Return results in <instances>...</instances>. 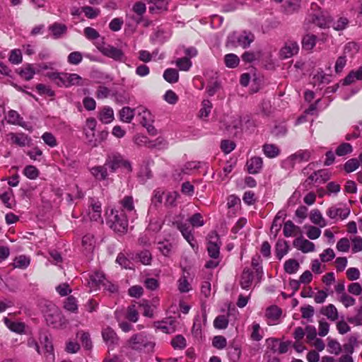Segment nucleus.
<instances>
[{
  "instance_id": "obj_1",
  "label": "nucleus",
  "mask_w": 362,
  "mask_h": 362,
  "mask_svg": "<svg viewBox=\"0 0 362 362\" xmlns=\"http://www.w3.org/2000/svg\"><path fill=\"white\" fill-rule=\"evenodd\" d=\"M107 223L116 233L124 234L128 229V219L123 210L111 209L107 217Z\"/></svg>"
},
{
  "instance_id": "obj_2",
  "label": "nucleus",
  "mask_w": 362,
  "mask_h": 362,
  "mask_svg": "<svg viewBox=\"0 0 362 362\" xmlns=\"http://www.w3.org/2000/svg\"><path fill=\"white\" fill-rule=\"evenodd\" d=\"M221 243L219 236L215 231H211L208 235L207 251L209 255L213 259H218L220 254V247Z\"/></svg>"
},
{
  "instance_id": "obj_3",
  "label": "nucleus",
  "mask_w": 362,
  "mask_h": 362,
  "mask_svg": "<svg viewBox=\"0 0 362 362\" xmlns=\"http://www.w3.org/2000/svg\"><path fill=\"white\" fill-rule=\"evenodd\" d=\"M100 52L105 56L116 61H122L124 57L123 52L110 45H100L97 46Z\"/></svg>"
},
{
  "instance_id": "obj_4",
  "label": "nucleus",
  "mask_w": 362,
  "mask_h": 362,
  "mask_svg": "<svg viewBox=\"0 0 362 362\" xmlns=\"http://www.w3.org/2000/svg\"><path fill=\"white\" fill-rule=\"evenodd\" d=\"M105 166L111 169L112 172H115L121 166H124L129 170H131L132 168L131 165L128 161L124 160L120 155L116 154L112 155L107 159Z\"/></svg>"
},
{
  "instance_id": "obj_5",
  "label": "nucleus",
  "mask_w": 362,
  "mask_h": 362,
  "mask_svg": "<svg viewBox=\"0 0 362 362\" xmlns=\"http://www.w3.org/2000/svg\"><path fill=\"white\" fill-rule=\"evenodd\" d=\"M28 346H34L38 354L48 356L53 352L52 341H31Z\"/></svg>"
},
{
  "instance_id": "obj_6",
  "label": "nucleus",
  "mask_w": 362,
  "mask_h": 362,
  "mask_svg": "<svg viewBox=\"0 0 362 362\" xmlns=\"http://www.w3.org/2000/svg\"><path fill=\"white\" fill-rule=\"evenodd\" d=\"M101 212L102 209L100 202L98 200L90 199L87 211L88 216L90 219L95 221L103 222Z\"/></svg>"
},
{
  "instance_id": "obj_7",
  "label": "nucleus",
  "mask_w": 362,
  "mask_h": 362,
  "mask_svg": "<svg viewBox=\"0 0 362 362\" xmlns=\"http://www.w3.org/2000/svg\"><path fill=\"white\" fill-rule=\"evenodd\" d=\"M293 245L297 250H300L303 253L313 252L315 250V244L307 239L300 236L296 238L293 242Z\"/></svg>"
},
{
  "instance_id": "obj_8",
  "label": "nucleus",
  "mask_w": 362,
  "mask_h": 362,
  "mask_svg": "<svg viewBox=\"0 0 362 362\" xmlns=\"http://www.w3.org/2000/svg\"><path fill=\"white\" fill-rule=\"evenodd\" d=\"M299 47L296 42L288 41L280 50V56L283 59H288L298 52Z\"/></svg>"
},
{
  "instance_id": "obj_9",
  "label": "nucleus",
  "mask_w": 362,
  "mask_h": 362,
  "mask_svg": "<svg viewBox=\"0 0 362 362\" xmlns=\"http://www.w3.org/2000/svg\"><path fill=\"white\" fill-rule=\"evenodd\" d=\"M246 169L250 174H257L263 166L262 158L258 156L252 157L246 163Z\"/></svg>"
},
{
  "instance_id": "obj_10",
  "label": "nucleus",
  "mask_w": 362,
  "mask_h": 362,
  "mask_svg": "<svg viewBox=\"0 0 362 362\" xmlns=\"http://www.w3.org/2000/svg\"><path fill=\"white\" fill-rule=\"evenodd\" d=\"M150 5L148 11L153 14L160 13L167 11L168 2L167 0H146Z\"/></svg>"
},
{
  "instance_id": "obj_11",
  "label": "nucleus",
  "mask_w": 362,
  "mask_h": 362,
  "mask_svg": "<svg viewBox=\"0 0 362 362\" xmlns=\"http://www.w3.org/2000/svg\"><path fill=\"white\" fill-rule=\"evenodd\" d=\"M65 87L68 88L72 86H82L87 85L88 80L83 79L79 75L76 74L65 73Z\"/></svg>"
},
{
  "instance_id": "obj_12",
  "label": "nucleus",
  "mask_w": 362,
  "mask_h": 362,
  "mask_svg": "<svg viewBox=\"0 0 362 362\" xmlns=\"http://www.w3.org/2000/svg\"><path fill=\"white\" fill-rule=\"evenodd\" d=\"M4 322L6 326L13 332L18 334L27 332L26 326L22 322L12 321L11 319H8V317H4Z\"/></svg>"
},
{
  "instance_id": "obj_13",
  "label": "nucleus",
  "mask_w": 362,
  "mask_h": 362,
  "mask_svg": "<svg viewBox=\"0 0 362 362\" xmlns=\"http://www.w3.org/2000/svg\"><path fill=\"white\" fill-rule=\"evenodd\" d=\"M146 11V4L141 1H137L132 6V11L136 14V16H129V18H131L134 23L139 24L141 21L142 16Z\"/></svg>"
},
{
  "instance_id": "obj_14",
  "label": "nucleus",
  "mask_w": 362,
  "mask_h": 362,
  "mask_svg": "<svg viewBox=\"0 0 362 362\" xmlns=\"http://www.w3.org/2000/svg\"><path fill=\"white\" fill-rule=\"evenodd\" d=\"M320 313L331 321H336L339 318V313L333 304H329L321 308Z\"/></svg>"
},
{
  "instance_id": "obj_15",
  "label": "nucleus",
  "mask_w": 362,
  "mask_h": 362,
  "mask_svg": "<svg viewBox=\"0 0 362 362\" xmlns=\"http://www.w3.org/2000/svg\"><path fill=\"white\" fill-rule=\"evenodd\" d=\"M173 224L177 228V229L181 232L182 236L190 244V245L194 247L192 243L194 241V236L189 228L186 224H183L178 221L173 222Z\"/></svg>"
},
{
  "instance_id": "obj_16",
  "label": "nucleus",
  "mask_w": 362,
  "mask_h": 362,
  "mask_svg": "<svg viewBox=\"0 0 362 362\" xmlns=\"http://www.w3.org/2000/svg\"><path fill=\"white\" fill-rule=\"evenodd\" d=\"M311 157V153L308 150H300L291 155L288 160L291 162L292 165H293L296 162H305L308 161Z\"/></svg>"
},
{
  "instance_id": "obj_17",
  "label": "nucleus",
  "mask_w": 362,
  "mask_h": 362,
  "mask_svg": "<svg viewBox=\"0 0 362 362\" xmlns=\"http://www.w3.org/2000/svg\"><path fill=\"white\" fill-rule=\"evenodd\" d=\"M253 272L249 269H245L240 276V284L243 289L248 290L252 283Z\"/></svg>"
},
{
  "instance_id": "obj_18",
  "label": "nucleus",
  "mask_w": 362,
  "mask_h": 362,
  "mask_svg": "<svg viewBox=\"0 0 362 362\" xmlns=\"http://www.w3.org/2000/svg\"><path fill=\"white\" fill-rule=\"evenodd\" d=\"M362 80V66H360L356 70H352L344 78L343 85L347 86L354 83L356 81Z\"/></svg>"
},
{
  "instance_id": "obj_19",
  "label": "nucleus",
  "mask_w": 362,
  "mask_h": 362,
  "mask_svg": "<svg viewBox=\"0 0 362 362\" xmlns=\"http://www.w3.org/2000/svg\"><path fill=\"white\" fill-rule=\"evenodd\" d=\"M283 232L286 237L296 236L301 234L300 227L294 225L291 221H288L284 223Z\"/></svg>"
},
{
  "instance_id": "obj_20",
  "label": "nucleus",
  "mask_w": 362,
  "mask_h": 362,
  "mask_svg": "<svg viewBox=\"0 0 362 362\" xmlns=\"http://www.w3.org/2000/svg\"><path fill=\"white\" fill-rule=\"evenodd\" d=\"M349 209L344 208L331 207L327 211V215L331 218L339 217L341 219L346 218L349 214Z\"/></svg>"
},
{
  "instance_id": "obj_21",
  "label": "nucleus",
  "mask_w": 362,
  "mask_h": 362,
  "mask_svg": "<svg viewBox=\"0 0 362 362\" xmlns=\"http://www.w3.org/2000/svg\"><path fill=\"white\" fill-rule=\"evenodd\" d=\"M254 40L255 37L253 34L243 32L237 37V43L238 46L245 49L248 47Z\"/></svg>"
},
{
  "instance_id": "obj_22",
  "label": "nucleus",
  "mask_w": 362,
  "mask_h": 362,
  "mask_svg": "<svg viewBox=\"0 0 362 362\" xmlns=\"http://www.w3.org/2000/svg\"><path fill=\"white\" fill-rule=\"evenodd\" d=\"M269 346L274 353L281 354L288 351L290 343L288 341H272V344Z\"/></svg>"
},
{
  "instance_id": "obj_23",
  "label": "nucleus",
  "mask_w": 362,
  "mask_h": 362,
  "mask_svg": "<svg viewBox=\"0 0 362 362\" xmlns=\"http://www.w3.org/2000/svg\"><path fill=\"white\" fill-rule=\"evenodd\" d=\"M12 144H15L19 146H25L29 144L30 139L23 134L10 133L7 136Z\"/></svg>"
},
{
  "instance_id": "obj_24",
  "label": "nucleus",
  "mask_w": 362,
  "mask_h": 362,
  "mask_svg": "<svg viewBox=\"0 0 362 362\" xmlns=\"http://www.w3.org/2000/svg\"><path fill=\"white\" fill-rule=\"evenodd\" d=\"M49 30L54 38H59L66 33L67 27L64 24L54 23L49 27Z\"/></svg>"
},
{
  "instance_id": "obj_25",
  "label": "nucleus",
  "mask_w": 362,
  "mask_h": 362,
  "mask_svg": "<svg viewBox=\"0 0 362 362\" xmlns=\"http://www.w3.org/2000/svg\"><path fill=\"white\" fill-rule=\"evenodd\" d=\"M310 219L311 222L321 228L326 226L327 221L322 216V214L318 209H313L310 214Z\"/></svg>"
},
{
  "instance_id": "obj_26",
  "label": "nucleus",
  "mask_w": 362,
  "mask_h": 362,
  "mask_svg": "<svg viewBox=\"0 0 362 362\" xmlns=\"http://www.w3.org/2000/svg\"><path fill=\"white\" fill-rule=\"evenodd\" d=\"M107 167L104 165L95 166L90 169V173L99 180H105L107 177Z\"/></svg>"
},
{
  "instance_id": "obj_27",
  "label": "nucleus",
  "mask_w": 362,
  "mask_h": 362,
  "mask_svg": "<svg viewBox=\"0 0 362 362\" xmlns=\"http://www.w3.org/2000/svg\"><path fill=\"white\" fill-rule=\"evenodd\" d=\"M82 245L88 254L92 253L95 245L94 236L90 234L84 235L82 239Z\"/></svg>"
},
{
  "instance_id": "obj_28",
  "label": "nucleus",
  "mask_w": 362,
  "mask_h": 362,
  "mask_svg": "<svg viewBox=\"0 0 362 362\" xmlns=\"http://www.w3.org/2000/svg\"><path fill=\"white\" fill-rule=\"evenodd\" d=\"M99 119L104 124H110L114 119L113 110L109 107H104L99 114Z\"/></svg>"
},
{
  "instance_id": "obj_29",
  "label": "nucleus",
  "mask_w": 362,
  "mask_h": 362,
  "mask_svg": "<svg viewBox=\"0 0 362 362\" xmlns=\"http://www.w3.org/2000/svg\"><path fill=\"white\" fill-rule=\"evenodd\" d=\"M64 76L65 73L60 72H49L46 74L47 77L59 87H65Z\"/></svg>"
},
{
  "instance_id": "obj_30",
  "label": "nucleus",
  "mask_w": 362,
  "mask_h": 362,
  "mask_svg": "<svg viewBox=\"0 0 362 362\" xmlns=\"http://www.w3.org/2000/svg\"><path fill=\"white\" fill-rule=\"evenodd\" d=\"M7 121L8 123L12 124L19 125L23 127H25V122H23V118L15 110H10L8 112Z\"/></svg>"
},
{
  "instance_id": "obj_31",
  "label": "nucleus",
  "mask_w": 362,
  "mask_h": 362,
  "mask_svg": "<svg viewBox=\"0 0 362 362\" xmlns=\"http://www.w3.org/2000/svg\"><path fill=\"white\" fill-rule=\"evenodd\" d=\"M119 204L121 205V209H119V210H123L124 213L125 211L132 212L134 211V200L133 197L131 196L124 197L119 202Z\"/></svg>"
},
{
  "instance_id": "obj_32",
  "label": "nucleus",
  "mask_w": 362,
  "mask_h": 362,
  "mask_svg": "<svg viewBox=\"0 0 362 362\" xmlns=\"http://www.w3.org/2000/svg\"><path fill=\"white\" fill-rule=\"evenodd\" d=\"M140 110L141 111L139 112L138 116L141 119V124L143 126H145L149 123H153L154 119L151 113L144 107L141 108Z\"/></svg>"
},
{
  "instance_id": "obj_33",
  "label": "nucleus",
  "mask_w": 362,
  "mask_h": 362,
  "mask_svg": "<svg viewBox=\"0 0 362 362\" xmlns=\"http://www.w3.org/2000/svg\"><path fill=\"white\" fill-rule=\"evenodd\" d=\"M265 315L272 322H275L281 316V310L279 307L273 305L267 309Z\"/></svg>"
},
{
  "instance_id": "obj_34",
  "label": "nucleus",
  "mask_w": 362,
  "mask_h": 362,
  "mask_svg": "<svg viewBox=\"0 0 362 362\" xmlns=\"http://www.w3.org/2000/svg\"><path fill=\"white\" fill-rule=\"evenodd\" d=\"M288 251V243L284 240H279L276 244V255L279 259L287 254Z\"/></svg>"
},
{
  "instance_id": "obj_35",
  "label": "nucleus",
  "mask_w": 362,
  "mask_h": 362,
  "mask_svg": "<svg viewBox=\"0 0 362 362\" xmlns=\"http://www.w3.org/2000/svg\"><path fill=\"white\" fill-rule=\"evenodd\" d=\"M18 73L22 78L29 81L33 78L35 71L30 64H27L25 67L20 69Z\"/></svg>"
},
{
  "instance_id": "obj_36",
  "label": "nucleus",
  "mask_w": 362,
  "mask_h": 362,
  "mask_svg": "<svg viewBox=\"0 0 362 362\" xmlns=\"http://www.w3.org/2000/svg\"><path fill=\"white\" fill-rule=\"evenodd\" d=\"M134 110L129 107H123L119 112V118L122 122L129 123L134 118Z\"/></svg>"
},
{
  "instance_id": "obj_37",
  "label": "nucleus",
  "mask_w": 362,
  "mask_h": 362,
  "mask_svg": "<svg viewBox=\"0 0 362 362\" xmlns=\"http://www.w3.org/2000/svg\"><path fill=\"white\" fill-rule=\"evenodd\" d=\"M156 330L163 333H173L175 332V326L172 322H159L156 325Z\"/></svg>"
},
{
  "instance_id": "obj_38",
  "label": "nucleus",
  "mask_w": 362,
  "mask_h": 362,
  "mask_svg": "<svg viewBox=\"0 0 362 362\" xmlns=\"http://www.w3.org/2000/svg\"><path fill=\"white\" fill-rule=\"evenodd\" d=\"M354 346L349 342L344 344V352L346 354L339 358V362H353L351 356L349 355L353 352Z\"/></svg>"
},
{
  "instance_id": "obj_39",
  "label": "nucleus",
  "mask_w": 362,
  "mask_h": 362,
  "mask_svg": "<svg viewBox=\"0 0 362 362\" xmlns=\"http://www.w3.org/2000/svg\"><path fill=\"white\" fill-rule=\"evenodd\" d=\"M316 36L314 35H306L303 40L302 44L304 49L311 50L315 46Z\"/></svg>"
},
{
  "instance_id": "obj_40",
  "label": "nucleus",
  "mask_w": 362,
  "mask_h": 362,
  "mask_svg": "<svg viewBox=\"0 0 362 362\" xmlns=\"http://www.w3.org/2000/svg\"><path fill=\"white\" fill-rule=\"evenodd\" d=\"M163 77L169 83H175L178 81L179 74L176 69H168L164 71Z\"/></svg>"
},
{
  "instance_id": "obj_41",
  "label": "nucleus",
  "mask_w": 362,
  "mask_h": 362,
  "mask_svg": "<svg viewBox=\"0 0 362 362\" xmlns=\"http://www.w3.org/2000/svg\"><path fill=\"white\" fill-rule=\"evenodd\" d=\"M299 267V263L297 262V260L293 259H290L286 261L284 264V269L288 274L296 273L298 271Z\"/></svg>"
},
{
  "instance_id": "obj_42",
  "label": "nucleus",
  "mask_w": 362,
  "mask_h": 362,
  "mask_svg": "<svg viewBox=\"0 0 362 362\" xmlns=\"http://www.w3.org/2000/svg\"><path fill=\"white\" fill-rule=\"evenodd\" d=\"M225 64L228 68H235L239 64L240 59L235 54H228L224 57Z\"/></svg>"
},
{
  "instance_id": "obj_43",
  "label": "nucleus",
  "mask_w": 362,
  "mask_h": 362,
  "mask_svg": "<svg viewBox=\"0 0 362 362\" xmlns=\"http://www.w3.org/2000/svg\"><path fill=\"white\" fill-rule=\"evenodd\" d=\"M310 21L320 28H325L327 25V20L321 13L313 14L311 16Z\"/></svg>"
},
{
  "instance_id": "obj_44",
  "label": "nucleus",
  "mask_w": 362,
  "mask_h": 362,
  "mask_svg": "<svg viewBox=\"0 0 362 362\" xmlns=\"http://www.w3.org/2000/svg\"><path fill=\"white\" fill-rule=\"evenodd\" d=\"M264 154L269 158H274L279 153V149L274 144H265L263 146Z\"/></svg>"
},
{
  "instance_id": "obj_45",
  "label": "nucleus",
  "mask_w": 362,
  "mask_h": 362,
  "mask_svg": "<svg viewBox=\"0 0 362 362\" xmlns=\"http://www.w3.org/2000/svg\"><path fill=\"white\" fill-rule=\"evenodd\" d=\"M61 314L58 311L46 317L47 323L52 325L54 327H58L61 325Z\"/></svg>"
},
{
  "instance_id": "obj_46",
  "label": "nucleus",
  "mask_w": 362,
  "mask_h": 362,
  "mask_svg": "<svg viewBox=\"0 0 362 362\" xmlns=\"http://www.w3.org/2000/svg\"><path fill=\"white\" fill-rule=\"evenodd\" d=\"M327 351L330 354L338 355L341 352H344V348L342 349L341 346L338 342V341H329V343L327 344Z\"/></svg>"
},
{
  "instance_id": "obj_47",
  "label": "nucleus",
  "mask_w": 362,
  "mask_h": 362,
  "mask_svg": "<svg viewBox=\"0 0 362 362\" xmlns=\"http://www.w3.org/2000/svg\"><path fill=\"white\" fill-rule=\"evenodd\" d=\"M176 66L181 71H188L192 66V62L189 57H182L176 60Z\"/></svg>"
},
{
  "instance_id": "obj_48",
  "label": "nucleus",
  "mask_w": 362,
  "mask_h": 362,
  "mask_svg": "<svg viewBox=\"0 0 362 362\" xmlns=\"http://www.w3.org/2000/svg\"><path fill=\"white\" fill-rule=\"evenodd\" d=\"M30 264L29 258L25 256H19L13 260V265L15 268L24 269L26 268Z\"/></svg>"
},
{
  "instance_id": "obj_49",
  "label": "nucleus",
  "mask_w": 362,
  "mask_h": 362,
  "mask_svg": "<svg viewBox=\"0 0 362 362\" xmlns=\"http://www.w3.org/2000/svg\"><path fill=\"white\" fill-rule=\"evenodd\" d=\"M305 228H307L306 235L308 238L311 240L317 239L321 235V230L313 226H305Z\"/></svg>"
},
{
  "instance_id": "obj_50",
  "label": "nucleus",
  "mask_w": 362,
  "mask_h": 362,
  "mask_svg": "<svg viewBox=\"0 0 362 362\" xmlns=\"http://www.w3.org/2000/svg\"><path fill=\"white\" fill-rule=\"evenodd\" d=\"M24 175L30 180H35L39 176V170L34 165H28L24 168Z\"/></svg>"
},
{
  "instance_id": "obj_51",
  "label": "nucleus",
  "mask_w": 362,
  "mask_h": 362,
  "mask_svg": "<svg viewBox=\"0 0 362 362\" xmlns=\"http://www.w3.org/2000/svg\"><path fill=\"white\" fill-rule=\"evenodd\" d=\"M212 108L211 103L208 100L202 102V107L199 111V117L202 119L208 117Z\"/></svg>"
},
{
  "instance_id": "obj_52",
  "label": "nucleus",
  "mask_w": 362,
  "mask_h": 362,
  "mask_svg": "<svg viewBox=\"0 0 362 362\" xmlns=\"http://www.w3.org/2000/svg\"><path fill=\"white\" fill-rule=\"evenodd\" d=\"M300 310L302 314V317L308 320H311L315 313L314 308L310 305L301 307Z\"/></svg>"
},
{
  "instance_id": "obj_53",
  "label": "nucleus",
  "mask_w": 362,
  "mask_h": 362,
  "mask_svg": "<svg viewBox=\"0 0 362 362\" xmlns=\"http://www.w3.org/2000/svg\"><path fill=\"white\" fill-rule=\"evenodd\" d=\"M352 146L350 144L343 143L336 149V154L339 156H343L351 153Z\"/></svg>"
},
{
  "instance_id": "obj_54",
  "label": "nucleus",
  "mask_w": 362,
  "mask_h": 362,
  "mask_svg": "<svg viewBox=\"0 0 362 362\" xmlns=\"http://www.w3.org/2000/svg\"><path fill=\"white\" fill-rule=\"evenodd\" d=\"M358 49L359 47L357 43L354 42H349L344 47V54L345 56L346 54L353 56L354 54L358 52Z\"/></svg>"
},
{
  "instance_id": "obj_55",
  "label": "nucleus",
  "mask_w": 362,
  "mask_h": 362,
  "mask_svg": "<svg viewBox=\"0 0 362 362\" xmlns=\"http://www.w3.org/2000/svg\"><path fill=\"white\" fill-rule=\"evenodd\" d=\"M358 166L359 161L356 158H351L345 163L344 168L346 173H351L356 170Z\"/></svg>"
},
{
  "instance_id": "obj_56",
  "label": "nucleus",
  "mask_w": 362,
  "mask_h": 362,
  "mask_svg": "<svg viewBox=\"0 0 362 362\" xmlns=\"http://www.w3.org/2000/svg\"><path fill=\"white\" fill-rule=\"evenodd\" d=\"M42 139L49 146L53 148L57 145L55 136L50 132H45L42 134Z\"/></svg>"
},
{
  "instance_id": "obj_57",
  "label": "nucleus",
  "mask_w": 362,
  "mask_h": 362,
  "mask_svg": "<svg viewBox=\"0 0 362 362\" xmlns=\"http://www.w3.org/2000/svg\"><path fill=\"white\" fill-rule=\"evenodd\" d=\"M139 313L136 309L135 305H130L127 308V318L133 322H136L138 320Z\"/></svg>"
},
{
  "instance_id": "obj_58",
  "label": "nucleus",
  "mask_w": 362,
  "mask_h": 362,
  "mask_svg": "<svg viewBox=\"0 0 362 362\" xmlns=\"http://www.w3.org/2000/svg\"><path fill=\"white\" fill-rule=\"evenodd\" d=\"M349 23V21L346 18L340 17L333 23V28L338 31L343 30L347 27Z\"/></svg>"
},
{
  "instance_id": "obj_59",
  "label": "nucleus",
  "mask_w": 362,
  "mask_h": 362,
  "mask_svg": "<svg viewBox=\"0 0 362 362\" xmlns=\"http://www.w3.org/2000/svg\"><path fill=\"white\" fill-rule=\"evenodd\" d=\"M331 175L327 170H317V183H325L330 179Z\"/></svg>"
},
{
  "instance_id": "obj_60",
  "label": "nucleus",
  "mask_w": 362,
  "mask_h": 362,
  "mask_svg": "<svg viewBox=\"0 0 362 362\" xmlns=\"http://www.w3.org/2000/svg\"><path fill=\"white\" fill-rule=\"evenodd\" d=\"M228 320L225 315H219L214 322V327L217 329H224L228 326Z\"/></svg>"
},
{
  "instance_id": "obj_61",
  "label": "nucleus",
  "mask_w": 362,
  "mask_h": 362,
  "mask_svg": "<svg viewBox=\"0 0 362 362\" xmlns=\"http://www.w3.org/2000/svg\"><path fill=\"white\" fill-rule=\"evenodd\" d=\"M158 249L164 256H169L172 250V244L168 241L159 242Z\"/></svg>"
},
{
  "instance_id": "obj_62",
  "label": "nucleus",
  "mask_w": 362,
  "mask_h": 362,
  "mask_svg": "<svg viewBox=\"0 0 362 362\" xmlns=\"http://www.w3.org/2000/svg\"><path fill=\"white\" fill-rule=\"evenodd\" d=\"M9 61L14 64H18L22 62V53L20 49H13L9 56Z\"/></svg>"
},
{
  "instance_id": "obj_63",
  "label": "nucleus",
  "mask_w": 362,
  "mask_h": 362,
  "mask_svg": "<svg viewBox=\"0 0 362 362\" xmlns=\"http://www.w3.org/2000/svg\"><path fill=\"white\" fill-rule=\"evenodd\" d=\"M138 257L140 262L145 265H149L151 262L152 255L151 253L148 250H144L141 252L138 255Z\"/></svg>"
},
{
  "instance_id": "obj_64",
  "label": "nucleus",
  "mask_w": 362,
  "mask_h": 362,
  "mask_svg": "<svg viewBox=\"0 0 362 362\" xmlns=\"http://www.w3.org/2000/svg\"><path fill=\"white\" fill-rule=\"evenodd\" d=\"M339 300L346 308H348V307H350V306H353L356 303V300L353 297L349 296L346 293H343V295H341L339 298Z\"/></svg>"
}]
</instances>
